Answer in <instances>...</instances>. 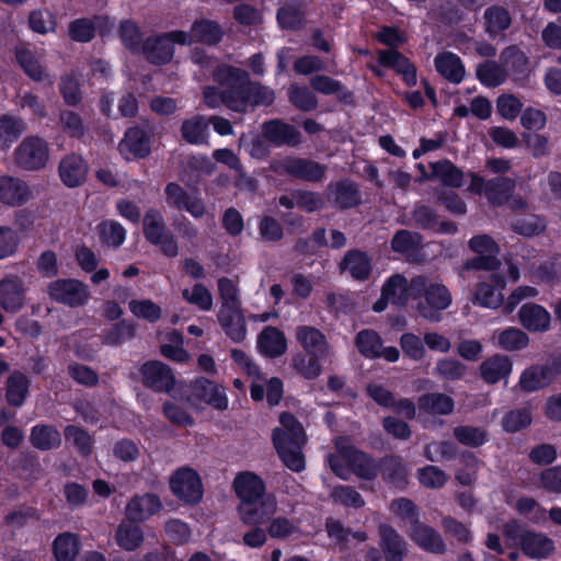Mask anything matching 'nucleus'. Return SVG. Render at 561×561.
Segmentation results:
<instances>
[{"mask_svg":"<svg viewBox=\"0 0 561 561\" xmlns=\"http://www.w3.org/2000/svg\"><path fill=\"white\" fill-rule=\"evenodd\" d=\"M279 426L273 431V444L284 465L295 472L305 469L302 447L307 443V435L302 425L290 413L279 415Z\"/></svg>","mask_w":561,"mask_h":561,"instance_id":"1","label":"nucleus"},{"mask_svg":"<svg viewBox=\"0 0 561 561\" xmlns=\"http://www.w3.org/2000/svg\"><path fill=\"white\" fill-rule=\"evenodd\" d=\"M413 299L424 297V301L417 304L419 314L432 322L440 320V312L453 302L449 289L439 280L427 276L416 275L412 277Z\"/></svg>","mask_w":561,"mask_h":561,"instance_id":"2","label":"nucleus"},{"mask_svg":"<svg viewBox=\"0 0 561 561\" xmlns=\"http://www.w3.org/2000/svg\"><path fill=\"white\" fill-rule=\"evenodd\" d=\"M215 81L224 88L225 105L239 113L249 108L248 72L232 66L222 65L214 71Z\"/></svg>","mask_w":561,"mask_h":561,"instance_id":"3","label":"nucleus"},{"mask_svg":"<svg viewBox=\"0 0 561 561\" xmlns=\"http://www.w3.org/2000/svg\"><path fill=\"white\" fill-rule=\"evenodd\" d=\"M49 159V144L38 135L24 137L12 154L13 164L23 171L43 170L48 164Z\"/></svg>","mask_w":561,"mask_h":561,"instance_id":"4","label":"nucleus"},{"mask_svg":"<svg viewBox=\"0 0 561 561\" xmlns=\"http://www.w3.org/2000/svg\"><path fill=\"white\" fill-rule=\"evenodd\" d=\"M271 170L280 175H289L306 182L319 183L327 176L328 167L314 160L295 156L274 159Z\"/></svg>","mask_w":561,"mask_h":561,"instance_id":"5","label":"nucleus"},{"mask_svg":"<svg viewBox=\"0 0 561 561\" xmlns=\"http://www.w3.org/2000/svg\"><path fill=\"white\" fill-rule=\"evenodd\" d=\"M507 539L515 541L522 551L531 559H545L554 551V542L541 533L520 529L516 523H507L503 527Z\"/></svg>","mask_w":561,"mask_h":561,"instance_id":"6","label":"nucleus"},{"mask_svg":"<svg viewBox=\"0 0 561 561\" xmlns=\"http://www.w3.org/2000/svg\"><path fill=\"white\" fill-rule=\"evenodd\" d=\"M142 231L146 240L159 247L160 251L170 257L179 254V245L175 237L167 228L162 214L154 208L145 213Z\"/></svg>","mask_w":561,"mask_h":561,"instance_id":"7","label":"nucleus"},{"mask_svg":"<svg viewBox=\"0 0 561 561\" xmlns=\"http://www.w3.org/2000/svg\"><path fill=\"white\" fill-rule=\"evenodd\" d=\"M47 293L50 299L71 308L85 305L90 298L88 286L75 278L56 279L49 283Z\"/></svg>","mask_w":561,"mask_h":561,"instance_id":"8","label":"nucleus"},{"mask_svg":"<svg viewBox=\"0 0 561 561\" xmlns=\"http://www.w3.org/2000/svg\"><path fill=\"white\" fill-rule=\"evenodd\" d=\"M468 245L478 256L465 263L466 270L494 271L500 266V248L490 236H476L469 240Z\"/></svg>","mask_w":561,"mask_h":561,"instance_id":"9","label":"nucleus"},{"mask_svg":"<svg viewBox=\"0 0 561 561\" xmlns=\"http://www.w3.org/2000/svg\"><path fill=\"white\" fill-rule=\"evenodd\" d=\"M224 36V30L213 20L201 19L194 21L191 25L190 32L180 31L174 34L179 45H192L193 43H201L208 46L217 45Z\"/></svg>","mask_w":561,"mask_h":561,"instance_id":"10","label":"nucleus"},{"mask_svg":"<svg viewBox=\"0 0 561 561\" xmlns=\"http://www.w3.org/2000/svg\"><path fill=\"white\" fill-rule=\"evenodd\" d=\"M240 520L244 525L261 526L267 523L277 512V501L274 495L263 496L237 507Z\"/></svg>","mask_w":561,"mask_h":561,"instance_id":"11","label":"nucleus"},{"mask_svg":"<svg viewBox=\"0 0 561 561\" xmlns=\"http://www.w3.org/2000/svg\"><path fill=\"white\" fill-rule=\"evenodd\" d=\"M172 492L182 501L196 503L202 499L203 489L198 474L191 468L176 470L170 479Z\"/></svg>","mask_w":561,"mask_h":561,"instance_id":"12","label":"nucleus"},{"mask_svg":"<svg viewBox=\"0 0 561 561\" xmlns=\"http://www.w3.org/2000/svg\"><path fill=\"white\" fill-rule=\"evenodd\" d=\"M178 32H180V30L146 38L141 46V51L146 59L154 65L169 62L174 54L173 45L179 44V41L174 37V34Z\"/></svg>","mask_w":561,"mask_h":561,"instance_id":"13","label":"nucleus"},{"mask_svg":"<svg viewBox=\"0 0 561 561\" xmlns=\"http://www.w3.org/2000/svg\"><path fill=\"white\" fill-rule=\"evenodd\" d=\"M167 204L178 210H186L194 218L199 219L206 214L204 201L197 196L187 193L181 185L170 182L164 188Z\"/></svg>","mask_w":561,"mask_h":561,"instance_id":"14","label":"nucleus"},{"mask_svg":"<svg viewBox=\"0 0 561 561\" xmlns=\"http://www.w3.org/2000/svg\"><path fill=\"white\" fill-rule=\"evenodd\" d=\"M144 386L158 392H169L175 382L172 369L162 362L149 360L140 367Z\"/></svg>","mask_w":561,"mask_h":561,"instance_id":"15","label":"nucleus"},{"mask_svg":"<svg viewBox=\"0 0 561 561\" xmlns=\"http://www.w3.org/2000/svg\"><path fill=\"white\" fill-rule=\"evenodd\" d=\"M262 135L267 142L276 147H297L301 142V133L280 119L265 122L262 125Z\"/></svg>","mask_w":561,"mask_h":561,"instance_id":"16","label":"nucleus"},{"mask_svg":"<svg viewBox=\"0 0 561 561\" xmlns=\"http://www.w3.org/2000/svg\"><path fill=\"white\" fill-rule=\"evenodd\" d=\"M410 539L422 550L434 553L443 554L446 552V543L442 535L433 527L422 523L420 519H414V524L409 529Z\"/></svg>","mask_w":561,"mask_h":561,"instance_id":"17","label":"nucleus"},{"mask_svg":"<svg viewBox=\"0 0 561 561\" xmlns=\"http://www.w3.org/2000/svg\"><path fill=\"white\" fill-rule=\"evenodd\" d=\"M32 198L27 183L20 178L0 175V204L18 207Z\"/></svg>","mask_w":561,"mask_h":561,"instance_id":"18","label":"nucleus"},{"mask_svg":"<svg viewBox=\"0 0 561 561\" xmlns=\"http://www.w3.org/2000/svg\"><path fill=\"white\" fill-rule=\"evenodd\" d=\"M505 287V280L496 273L490 276V282H480L477 284L473 294V304L484 308L496 309L504 305L502 289Z\"/></svg>","mask_w":561,"mask_h":561,"instance_id":"19","label":"nucleus"},{"mask_svg":"<svg viewBox=\"0 0 561 561\" xmlns=\"http://www.w3.org/2000/svg\"><path fill=\"white\" fill-rule=\"evenodd\" d=\"M295 336L300 346L309 355L318 357H328L331 354V347L325 335L314 327L299 325L296 328Z\"/></svg>","mask_w":561,"mask_h":561,"instance_id":"20","label":"nucleus"},{"mask_svg":"<svg viewBox=\"0 0 561 561\" xmlns=\"http://www.w3.org/2000/svg\"><path fill=\"white\" fill-rule=\"evenodd\" d=\"M233 489L240 500V504L251 501L262 500L263 496H271L266 493L263 480L253 472L245 471L239 473L233 480Z\"/></svg>","mask_w":561,"mask_h":561,"instance_id":"21","label":"nucleus"},{"mask_svg":"<svg viewBox=\"0 0 561 561\" xmlns=\"http://www.w3.org/2000/svg\"><path fill=\"white\" fill-rule=\"evenodd\" d=\"M379 546L386 561H403L408 546L403 537L390 525L380 524L378 527Z\"/></svg>","mask_w":561,"mask_h":561,"instance_id":"22","label":"nucleus"},{"mask_svg":"<svg viewBox=\"0 0 561 561\" xmlns=\"http://www.w3.org/2000/svg\"><path fill=\"white\" fill-rule=\"evenodd\" d=\"M25 302V287L18 276H7L0 280V305L9 312L19 311Z\"/></svg>","mask_w":561,"mask_h":561,"instance_id":"23","label":"nucleus"},{"mask_svg":"<svg viewBox=\"0 0 561 561\" xmlns=\"http://www.w3.org/2000/svg\"><path fill=\"white\" fill-rule=\"evenodd\" d=\"M162 508L159 497L151 493L133 496L125 507V516L133 522H144Z\"/></svg>","mask_w":561,"mask_h":561,"instance_id":"24","label":"nucleus"},{"mask_svg":"<svg viewBox=\"0 0 561 561\" xmlns=\"http://www.w3.org/2000/svg\"><path fill=\"white\" fill-rule=\"evenodd\" d=\"M325 195L329 202L341 209L354 207L360 202L357 185L348 180L330 183L327 186Z\"/></svg>","mask_w":561,"mask_h":561,"instance_id":"25","label":"nucleus"},{"mask_svg":"<svg viewBox=\"0 0 561 561\" xmlns=\"http://www.w3.org/2000/svg\"><path fill=\"white\" fill-rule=\"evenodd\" d=\"M482 22L484 32L494 39L503 36L505 31L511 27L513 18L505 7L493 4L484 10Z\"/></svg>","mask_w":561,"mask_h":561,"instance_id":"26","label":"nucleus"},{"mask_svg":"<svg viewBox=\"0 0 561 561\" xmlns=\"http://www.w3.org/2000/svg\"><path fill=\"white\" fill-rule=\"evenodd\" d=\"M58 171L59 176L66 186L76 187L85 181L88 165L81 156L70 153L60 160Z\"/></svg>","mask_w":561,"mask_h":561,"instance_id":"27","label":"nucleus"},{"mask_svg":"<svg viewBox=\"0 0 561 561\" xmlns=\"http://www.w3.org/2000/svg\"><path fill=\"white\" fill-rule=\"evenodd\" d=\"M218 322L226 335L233 342L240 343L247 336L245 318L242 308L219 309Z\"/></svg>","mask_w":561,"mask_h":561,"instance_id":"28","label":"nucleus"},{"mask_svg":"<svg viewBox=\"0 0 561 561\" xmlns=\"http://www.w3.org/2000/svg\"><path fill=\"white\" fill-rule=\"evenodd\" d=\"M277 22L284 30H301L306 25L305 0H280Z\"/></svg>","mask_w":561,"mask_h":561,"instance_id":"29","label":"nucleus"},{"mask_svg":"<svg viewBox=\"0 0 561 561\" xmlns=\"http://www.w3.org/2000/svg\"><path fill=\"white\" fill-rule=\"evenodd\" d=\"M191 387L193 396L197 399H201L217 410L227 409L228 399L222 387L205 378L196 379Z\"/></svg>","mask_w":561,"mask_h":561,"instance_id":"30","label":"nucleus"},{"mask_svg":"<svg viewBox=\"0 0 561 561\" xmlns=\"http://www.w3.org/2000/svg\"><path fill=\"white\" fill-rule=\"evenodd\" d=\"M513 363L506 355L495 354L484 359L479 367L481 378L490 385H494L510 376Z\"/></svg>","mask_w":561,"mask_h":561,"instance_id":"31","label":"nucleus"},{"mask_svg":"<svg viewBox=\"0 0 561 561\" xmlns=\"http://www.w3.org/2000/svg\"><path fill=\"white\" fill-rule=\"evenodd\" d=\"M341 272H347L357 280H365L371 273V260L360 250H350L339 265Z\"/></svg>","mask_w":561,"mask_h":561,"instance_id":"32","label":"nucleus"},{"mask_svg":"<svg viewBox=\"0 0 561 561\" xmlns=\"http://www.w3.org/2000/svg\"><path fill=\"white\" fill-rule=\"evenodd\" d=\"M118 149L127 159L130 157H146L150 151L149 138L142 129L131 127L126 131L125 138L119 142Z\"/></svg>","mask_w":561,"mask_h":561,"instance_id":"33","label":"nucleus"},{"mask_svg":"<svg viewBox=\"0 0 561 561\" xmlns=\"http://www.w3.org/2000/svg\"><path fill=\"white\" fill-rule=\"evenodd\" d=\"M412 278L408 280L404 276L396 274L391 276L382 287L383 299L397 306H405L413 299Z\"/></svg>","mask_w":561,"mask_h":561,"instance_id":"34","label":"nucleus"},{"mask_svg":"<svg viewBox=\"0 0 561 561\" xmlns=\"http://www.w3.org/2000/svg\"><path fill=\"white\" fill-rule=\"evenodd\" d=\"M437 72L451 83H460L465 77V66L461 59L451 51L437 54L434 60Z\"/></svg>","mask_w":561,"mask_h":561,"instance_id":"35","label":"nucleus"},{"mask_svg":"<svg viewBox=\"0 0 561 561\" xmlns=\"http://www.w3.org/2000/svg\"><path fill=\"white\" fill-rule=\"evenodd\" d=\"M518 317L520 324L531 332L546 331L550 324V314L548 311L536 304H525L522 306Z\"/></svg>","mask_w":561,"mask_h":561,"instance_id":"36","label":"nucleus"},{"mask_svg":"<svg viewBox=\"0 0 561 561\" xmlns=\"http://www.w3.org/2000/svg\"><path fill=\"white\" fill-rule=\"evenodd\" d=\"M378 60L386 67L393 68L397 72L401 73L403 80L409 85H415L416 83V70L415 67L405 58L401 53L393 49L380 50Z\"/></svg>","mask_w":561,"mask_h":561,"instance_id":"37","label":"nucleus"},{"mask_svg":"<svg viewBox=\"0 0 561 561\" xmlns=\"http://www.w3.org/2000/svg\"><path fill=\"white\" fill-rule=\"evenodd\" d=\"M343 453V456L348 459L351 473H355L358 478L365 480H371L377 477L378 466L371 457L352 445L351 449Z\"/></svg>","mask_w":561,"mask_h":561,"instance_id":"38","label":"nucleus"},{"mask_svg":"<svg viewBox=\"0 0 561 561\" xmlns=\"http://www.w3.org/2000/svg\"><path fill=\"white\" fill-rule=\"evenodd\" d=\"M181 136L191 145L208 144V122L203 115H194L184 119L181 124Z\"/></svg>","mask_w":561,"mask_h":561,"instance_id":"39","label":"nucleus"},{"mask_svg":"<svg viewBox=\"0 0 561 561\" xmlns=\"http://www.w3.org/2000/svg\"><path fill=\"white\" fill-rule=\"evenodd\" d=\"M28 388L30 379L24 373L11 371L5 381L7 402L12 407H21L28 394Z\"/></svg>","mask_w":561,"mask_h":561,"instance_id":"40","label":"nucleus"},{"mask_svg":"<svg viewBox=\"0 0 561 561\" xmlns=\"http://www.w3.org/2000/svg\"><path fill=\"white\" fill-rule=\"evenodd\" d=\"M136 523L126 518L115 531V541L125 551H135L144 542V531Z\"/></svg>","mask_w":561,"mask_h":561,"instance_id":"41","label":"nucleus"},{"mask_svg":"<svg viewBox=\"0 0 561 561\" xmlns=\"http://www.w3.org/2000/svg\"><path fill=\"white\" fill-rule=\"evenodd\" d=\"M516 187V179L510 176H495L488 180L486 199L495 206L506 204Z\"/></svg>","mask_w":561,"mask_h":561,"instance_id":"42","label":"nucleus"},{"mask_svg":"<svg viewBox=\"0 0 561 561\" xmlns=\"http://www.w3.org/2000/svg\"><path fill=\"white\" fill-rule=\"evenodd\" d=\"M421 412L433 415H448L454 411V399L445 393L432 392L422 394L417 400Z\"/></svg>","mask_w":561,"mask_h":561,"instance_id":"43","label":"nucleus"},{"mask_svg":"<svg viewBox=\"0 0 561 561\" xmlns=\"http://www.w3.org/2000/svg\"><path fill=\"white\" fill-rule=\"evenodd\" d=\"M257 346L268 357H277L286 351V339L278 329L266 327L259 335Z\"/></svg>","mask_w":561,"mask_h":561,"instance_id":"44","label":"nucleus"},{"mask_svg":"<svg viewBox=\"0 0 561 561\" xmlns=\"http://www.w3.org/2000/svg\"><path fill=\"white\" fill-rule=\"evenodd\" d=\"M551 385L543 368L540 364H535L527 367L519 377L518 388L523 392H535L545 389Z\"/></svg>","mask_w":561,"mask_h":561,"instance_id":"45","label":"nucleus"},{"mask_svg":"<svg viewBox=\"0 0 561 561\" xmlns=\"http://www.w3.org/2000/svg\"><path fill=\"white\" fill-rule=\"evenodd\" d=\"M310 87L325 95L336 94L337 99L343 102H350L353 96L352 92L346 90L340 81L324 75L312 77Z\"/></svg>","mask_w":561,"mask_h":561,"instance_id":"46","label":"nucleus"},{"mask_svg":"<svg viewBox=\"0 0 561 561\" xmlns=\"http://www.w3.org/2000/svg\"><path fill=\"white\" fill-rule=\"evenodd\" d=\"M57 561H75L80 550L79 537L72 533H64L56 537L53 543Z\"/></svg>","mask_w":561,"mask_h":561,"instance_id":"47","label":"nucleus"},{"mask_svg":"<svg viewBox=\"0 0 561 561\" xmlns=\"http://www.w3.org/2000/svg\"><path fill=\"white\" fill-rule=\"evenodd\" d=\"M16 60L25 73L34 81H44L49 78L36 55L27 48H18Z\"/></svg>","mask_w":561,"mask_h":561,"instance_id":"48","label":"nucleus"},{"mask_svg":"<svg viewBox=\"0 0 561 561\" xmlns=\"http://www.w3.org/2000/svg\"><path fill=\"white\" fill-rule=\"evenodd\" d=\"M31 443L34 447L48 450L58 447L61 443V436L56 427L51 425H36L32 428Z\"/></svg>","mask_w":561,"mask_h":561,"instance_id":"49","label":"nucleus"},{"mask_svg":"<svg viewBox=\"0 0 561 561\" xmlns=\"http://www.w3.org/2000/svg\"><path fill=\"white\" fill-rule=\"evenodd\" d=\"M455 439L467 447L477 448L488 440V432L484 427L472 425H458L454 427Z\"/></svg>","mask_w":561,"mask_h":561,"instance_id":"50","label":"nucleus"},{"mask_svg":"<svg viewBox=\"0 0 561 561\" xmlns=\"http://www.w3.org/2000/svg\"><path fill=\"white\" fill-rule=\"evenodd\" d=\"M351 449V445L345 437H339L335 440V453L328 456L331 470L341 479L347 480L351 476L348 459L343 456V451Z\"/></svg>","mask_w":561,"mask_h":561,"instance_id":"51","label":"nucleus"},{"mask_svg":"<svg viewBox=\"0 0 561 561\" xmlns=\"http://www.w3.org/2000/svg\"><path fill=\"white\" fill-rule=\"evenodd\" d=\"M497 346L514 352L525 348L529 343L528 335L518 328H507L494 334Z\"/></svg>","mask_w":561,"mask_h":561,"instance_id":"52","label":"nucleus"},{"mask_svg":"<svg viewBox=\"0 0 561 561\" xmlns=\"http://www.w3.org/2000/svg\"><path fill=\"white\" fill-rule=\"evenodd\" d=\"M432 176L443 184L453 187H459L462 184V172L451 162L444 160L431 164Z\"/></svg>","mask_w":561,"mask_h":561,"instance_id":"53","label":"nucleus"},{"mask_svg":"<svg viewBox=\"0 0 561 561\" xmlns=\"http://www.w3.org/2000/svg\"><path fill=\"white\" fill-rule=\"evenodd\" d=\"M323 357H318L313 355H309L308 353H298L291 359V366L294 369L306 379H316L321 375L322 368L319 364V359Z\"/></svg>","mask_w":561,"mask_h":561,"instance_id":"54","label":"nucleus"},{"mask_svg":"<svg viewBox=\"0 0 561 561\" xmlns=\"http://www.w3.org/2000/svg\"><path fill=\"white\" fill-rule=\"evenodd\" d=\"M218 296L220 300L219 309H230L241 307L238 283L228 277H220L217 282Z\"/></svg>","mask_w":561,"mask_h":561,"instance_id":"55","label":"nucleus"},{"mask_svg":"<svg viewBox=\"0 0 561 561\" xmlns=\"http://www.w3.org/2000/svg\"><path fill=\"white\" fill-rule=\"evenodd\" d=\"M422 236L409 230H399L391 240L392 250L399 253L411 255L422 247Z\"/></svg>","mask_w":561,"mask_h":561,"instance_id":"56","label":"nucleus"},{"mask_svg":"<svg viewBox=\"0 0 561 561\" xmlns=\"http://www.w3.org/2000/svg\"><path fill=\"white\" fill-rule=\"evenodd\" d=\"M478 79L488 87H497L507 77V70L495 61H485L477 68Z\"/></svg>","mask_w":561,"mask_h":561,"instance_id":"57","label":"nucleus"},{"mask_svg":"<svg viewBox=\"0 0 561 561\" xmlns=\"http://www.w3.org/2000/svg\"><path fill=\"white\" fill-rule=\"evenodd\" d=\"M26 130V123L15 116H0V142L4 146L18 139Z\"/></svg>","mask_w":561,"mask_h":561,"instance_id":"58","label":"nucleus"},{"mask_svg":"<svg viewBox=\"0 0 561 561\" xmlns=\"http://www.w3.org/2000/svg\"><path fill=\"white\" fill-rule=\"evenodd\" d=\"M328 535L331 539L335 540L336 543L346 546L350 541V538L356 539L357 541H365L367 539V534L365 531H351V529L345 528L341 522L329 518L325 523Z\"/></svg>","mask_w":561,"mask_h":561,"instance_id":"59","label":"nucleus"},{"mask_svg":"<svg viewBox=\"0 0 561 561\" xmlns=\"http://www.w3.org/2000/svg\"><path fill=\"white\" fill-rule=\"evenodd\" d=\"M500 59L506 70L510 69L518 75H522L527 70L528 58L516 45H511L504 48L501 53Z\"/></svg>","mask_w":561,"mask_h":561,"instance_id":"60","label":"nucleus"},{"mask_svg":"<svg viewBox=\"0 0 561 561\" xmlns=\"http://www.w3.org/2000/svg\"><path fill=\"white\" fill-rule=\"evenodd\" d=\"M356 346L364 356L375 358L381 356V339L371 330H363L356 336Z\"/></svg>","mask_w":561,"mask_h":561,"instance_id":"61","label":"nucleus"},{"mask_svg":"<svg viewBox=\"0 0 561 561\" xmlns=\"http://www.w3.org/2000/svg\"><path fill=\"white\" fill-rule=\"evenodd\" d=\"M424 456L432 462L451 460L457 456V446L449 440L432 442L425 445Z\"/></svg>","mask_w":561,"mask_h":561,"instance_id":"62","label":"nucleus"},{"mask_svg":"<svg viewBox=\"0 0 561 561\" xmlns=\"http://www.w3.org/2000/svg\"><path fill=\"white\" fill-rule=\"evenodd\" d=\"M382 476L398 488H403L407 484V468L398 457H389L385 460Z\"/></svg>","mask_w":561,"mask_h":561,"instance_id":"63","label":"nucleus"},{"mask_svg":"<svg viewBox=\"0 0 561 561\" xmlns=\"http://www.w3.org/2000/svg\"><path fill=\"white\" fill-rule=\"evenodd\" d=\"M130 312L140 319L149 322H156L161 318L162 310L160 306L150 299H133L128 304Z\"/></svg>","mask_w":561,"mask_h":561,"instance_id":"64","label":"nucleus"}]
</instances>
